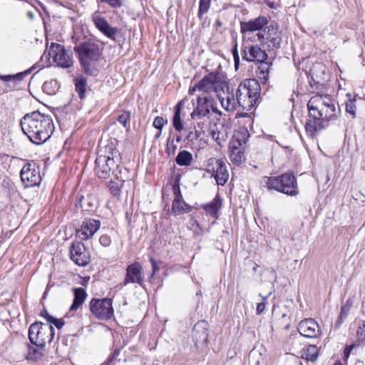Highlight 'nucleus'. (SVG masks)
I'll return each instance as SVG.
<instances>
[{
    "label": "nucleus",
    "instance_id": "20",
    "mask_svg": "<svg viewBox=\"0 0 365 365\" xmlns=\"http://www.w3.org/2000/svg\"><path fill=\"white\" fill-rule=\"evenodd\" d=\"M297 330L301 336L307 338H317L321 334L318 323L312 318L302 320L298 324Z\"/></svg>",
    "mask_w": 365,
    "mask_h": 365
},
{
    "label": "nucleus",
    "instance_id": "44",
    "mask_svg": "<svg viewBox=\"0 0 365 365\" xmlns=\"http://www.w3.org/2000/svg\"><path fill=\"white\" fill-rule=\"evenodd\" d=\"M47 324H51L52 327L53 325H55V327L60 329H61L64 325V322L61 319H56L53 317L51 315H48V323Z\"/></svg>",
    "mask_w": 365,
    "mask_h": 365
},
{
    "label": "nucleus",
    "instance_id": "10",
    "mask_svg": "<svg viewBox=\"0 0 365 365\" xmlns=\"http://www.w3.org/2000/svg\"><path fill=\"white\" fill-rule=\"evenodd\" d=\"M219 87L220 85L217 82L216 76L209 74L191 86L189 89V94L194 95L197 91L200 93L197 96H205V94L211 96L212 92L217 93Z\"/></svg>",
    "mask_w": 365,
    "mask_h": 365
},
{
    "label": "nucleus",
    "instance_id": "31",
    "mask_svg": "<svg viewBox=\"0 0 365 365\" xmlns=\"http://www.w3.org/2000/svg\"><path fill=\"white\" fill-rule=\"evenodd\" d=\"M35 68H36V66H34L31 68H30L29 69H28L24 72L19 73L16 75L0 76V79L3 80L4 81H6V82H9V81L20 82L23 80V78L26 76L30 74L31 73V71L33 70H34Z\"/></svg>",
    "mask_w": 365,
    "mask_h": 365
},
{
    "label": "nucleus",
    "instance_id": "23",
    "mask_svg": "<svg viewBox=\"0 0 365 365\" xmlns=\"http://www.w3.org/2000/svg\"><path fill=\"white\" fill-rule=\"evenodd\" d=\"M242 58L247 61L262 63L267 59V54L257 45L245 46Z\"/></svg>",
    "mask_w": 365,
    "mask_h": 365
},
{
    "label": "nucleus",
    "instance_id": "3",
    "mask_svg": "<svg viewBox=\"0 0 365 365\" xmlns=\"http://www.w3.org/2000/svg\"><path fill=\"white\" fill-rule=\"evenodd\" d=\"M74 51L78 54L84 72L90 76H96L98 73V61L101 54L98 46L86 41L75 46Z\"/></svg>",
    "mask_w": 365,
    "mask_h": 365
},
{
    "label": "nucleus",
    "instance_id": "32",
    "mask_svg": "<svg viewBox=\"0 0 365 365\" xmlns=\"http://www.w3.org/2000/svg\"><path fill=\"white\" fill-rule=\"evenodd\" d=\"M221 200L216 197L211 202L203 205V208L207 214L217 217V213L221 207Z\"/></svg>",
    "mask_w": 365,
    "mask_h": 365
},
{
    "label": "nucleus",
    "instance_id": "51",
    "mask_svg": "<svg viewBox=\"0 0 365 365\" xmlns=\"http://www.w3.org/2000/svg\"><path fill=\"white\" fill-rule=\"evenodd\" d=\"M150 261L151 262L152 267H153V274H154L158 269V267L157 264L155 263V260L153 258H150Z\"/></svg>",
    "mask_w": 365,
    "mask_h": 365
},
{
    "label": "nucleus",
    "instance_id": "9",
    "mask_svg": "<svg viewBox=\"0 0 365 365\" xmlns=\"http://www.w3.org/2000/svg\"><path fill=\"white\" fill-rule=\"evenodd\" d=\"M216 96L220 102L221 106L227 111H234L240 108L236 92L227 83L220 84V90Z\"/></svg>",
    "mask_w": 365,
    "mask_h": 365
},
{
    "label": "nucleus",
    "instance_id": "61",
    "mask_svg": "<svg viewBox=\"0 0 365 365\" xmlns=\"http://www.w3.org/2000/svg\"><path fill=\"white\" fill-rule=\"evenodd\" d=\"M176 141L178 142V143L180 142L181 141V136H180V135L177 136Z\"/></svg>",
    "mask_w": 365,
    "mask_h": 365
},
{
    "label": "nucleus",
    "instance_id": "35",
    "mask_svg": "<svg viewBox=\"0 0 365 365\" xmlns=\"http://www.w3.org/2000/svg\"><path fill=\"white\" fill-rule=\"evenodd\" d=\"M250 137V134L248 130L246 128H240L235 135L232 140L231 142H237L240 143V146L242 147L245 145L248 138Z\"/></svg>",
    "mask_w": 365,
    "mask_h": 365
},
{
    "label": "nucleus",
    "instance_id": "11",
    "mask_svg": "<svg viewBox=\"0 0 365 365\" xmlns=\"http://www.w3.org/2000/svg\"><path fill=\"white\" fill-rule=\"evenodd\" d=\"M90 309L94 316L102 320L109 319L113 315L112 300L108 298L93 299L90 302Z\"/></svg>",
    "mask_w": 365,
    "mask_h": 365
},
{
    "label": "nucleus",
    "instance_id": "27",
    "mask_svg": "<svg viewBox=\"0 0 365 365\" xmlns=\"http://www.w3.org/2000/svg\"><path fill=\"white\" fill-rule=\"evenodd\" d=\"M73 294L74 299L73 304L70 307L69 312H72L80 308L83 305L87 297L86 292L82 287L73 289Z\"/></svg>",
    "mask_w": 365,
    "mask_h": 365
},
{
    "label": "nucleus",
    "instance_id": "43",
    "mask_svg": "<svg viewBox=\"0 0 365 365\" xmlns=\"http://www.w3.org/2000/svg\"><path fill=\"white\" fill-rule=\"evenodd\" d=\"M176 150H177V145L175 144L174 140L170 139V138H169L167 140L166 149H165L167 154L169 156L173 155L175 153Z\"/></svg>",
    "mask_w": 365,
    "mask_h": 365
},
{
    "label": "nucleus",
    "instance_id": "62",
    "mask_svg": "<svg viewBox=\"0 0 365 365\" xmlns=\"http://www.w3.org/2000/svg\"><path fill=\"white\" fill-rule=\"evenodd\" d=\"M217 25H219V26H220V25H221V24H220V21H217Z\"/></svg>",
    "mask_w": 365,
    "mask_h": 365
},
{
    "label": "nucleus",
    "instance_id": "54",
    "mask_svg": "<svg viewBox=\"0 0 365 365\" xmlns=\"http://www.w3.org/2000/svg\"><path fill=\"white\" fill-rule=\"evenodd\" d=\"M232 55H233V57L236 56V55H239L237 48V44L235 46V47L232 49Z\"/></svg>",
    "mask_w": 365,
    "mask_h": 365
},
{
    "label": "nucleus",
    "instance_id": "42",
    "mask_svg": "<svg viewBox=\"0 0 365 365\" xmlns=\"http://www.w3.org/2000/svg\"><path fill=\"white\" fill-rule=\"evenodd\" d=\"M98 1L108 4L112 9H119L124 4V0H98Z\"/></svg>",
    "mask_w": 365,
    "mask_h": 365
},
{
    "label": "nucleus",
    "instance_id": "39",
    "mask_svg": "<svg viewBox=\"0 0 365 365\" xmlns=\"http://www.w3.org/2000/svg\"><path fill=\"white\" fill-rule=\"evenodd\" d=\"M211 0H200L197 16L202 19L203 14L208 12L210 7Z\"/></svg>",
    "mask_w": 365,
    "mask_h": 365
},
{
    "label": "nucleus",
    "instance_id": "6",
    "mask_svg": "<svg viewBox=\"0 0 365 365\" xmlns=\"http://www.w3.org/2000/svg\"><path fill=\"white\" fill-rule=\"evenodd\" d=\"M211 112L221 114L212 96L208 94L197 96V105L191 113V118L194 120H203V121L197 123V126L204 134L206 133L207 122L210 118Z\"/></svg>",
    "mask_w": 365,
    "mask_h": 365
},
{
    "label": "nucleus",
    "instance_id": "8",
    "mask_svg": "<svg viewBox=\"0 0 365 365\" xmlns=\"http://www.w3.org/2000/svg\"><path fill=\"white\" fill-rule=\"evenodd\" d=\"M54 334L53 327L42 322L32 324L29 329V338L31 342L40 347H43L47 343H51Z\"/></svg>",
    "mask_w": 365,
    "mask_h": 365
},
{
    "label": "nucleus",
    "instance_id": "17",
    "mask_svg": "<svg viewBox=\"0 0 365 365\" xmlns=\"http://www.w3.org/2000/svg\"><path fill=\"white\" fill-rule=\"evenodd\" d=\"M70 257L75 264L84 267L90 262V257L85 246L80 242H73L70 248Z\"/></svg>",
    "mask_w": 365,
    "mask_h": 365
},
{
    "label": "nucleus",
    "instance_id": "33",
    "mask_svg": "<svg viewBox=\"0 0 365 365\" xmlns=\"http://www.w3.org/2000/svg\"><path fill=\"white\" fill-rule=\"evenodd\" d=\"M318 356V348L315 345H309L303 349L302 357L307 361H314Z\"/></svg>",
    "mask_w": 365,
    "mask_h": 365
},
{
    "label": "nucleus",
    "instance_id": "7",
    "mask_svg": "<svg viewBox=\"0 0 365 365\" xmlns=\"http://www.w3.org/2000/svg\"><path fill=\"white\" fill-rule=\"evenodd\" d=\"M106 153L108 155H99L96 160L95 171L100 178L106 179L117 168H121L117 165L115 158L119 155L118 150L113 149L111 147L106 148Z\"/></svg>",
    "mask_w": 365,
    "mask_h": 365
},
{
    "label": "nucleus",
    "instance_id": "30",
    "mask_svg": "<svg viewBox=\"0 0 365 365\" xmlns=\"http://www.w3.org/2000/svg\"><path fill=\"white\" fill-rule=\"evenodd\" d=\"M182 102H179L175 107V112L173 117V125L176 131L180 132L183 129V124L181 120V108Z\"/></svg>",
    "mask_w": 365,
    "mask_h": 365
},
{
    "label": "nucleus",
    "instance_id": "55",
    "mask_svg": "<svg viewBox=\"0 0 365 365\" xmlns=\"http://www.w3.org/2000/svg\"><path fill=\"white\" fill-rule=\"evenodd\" d=\"M161 134H162V130H158L157 133L155 135V138L158 139L160 137Z\"/></svg>",
    "mask_w": 365,
    "mask_h": 365
},
{
    "label": "nucleus",
    "instance_id": "60",
    "mask_svg": "<svg viewBox=\"0 0 365 365\" xmlns=\"http://www.w3.org/2000/svg\"><path fill=\"white\" fill-rule=\"evenodd\" d=\"M240 61H235V68L237 69L239 66Z\"/></svg>",
    "mask_w": 365,
    "mask_h": 365
},
{
    "label": "nucleus",
    "instance_id": "40",
    "mask_svg": "<svg viewBox=\"0 0 365 365\" xmlns=\"http://www.w3.org/2000/svg\"><path fill=\"white\" fill-rule=\"evenodd\" d=\"M262 360V356L258 351H251L249 354L250 365H259Z\"/></svg>",
    "mask_w": 365,
    "mask_h": 365
},
{
    "label": "nucleus",
    "instance_id": "5",
    "mask_svg": "<svg viewBox=\"0 0 365 365\" xmlns=\"http://www.w3.org/2000/svg\"><path fill=\"white\" fill-rule=\"evenodd\" d=\"M261 184L268 190H275L287 195L295 196L298 194L297 179L291 173L276 177L265 176Z\"/></svg>",
    "mask_w": 365,
    "mask_h": 365
},
{
    "label": "nucleus",
    "instance_id": "38",
    "mask_svg": "<svg viewBox=\"0 0 365 365\" xmlns=\"http://www.w3.org/2000/svg\"><path fill=\"white\" fill-rule=\"evenodd\" d=\"M58 85L57 81L55 80H51L46 81L42 86L43 91L48 95L55 93L57 89Z\"/></svg>",
    "mask_w": 365,
    "mask_h": 365
},
{
    "label": "nucleus",
    "instance_id": "41",
    "mask_svg": "<svg viewBox=\"0 0 365 365\" xmlns=\"http://www.w3.org/2000/svg\"><path fill=\"white\" fill-rule=\"evenodd\" d=\"M355 99H349L346 103V112L351 115L352 118L356 117V106L355 103Z\"/></svg>",
    "mask_w": 365,
    "mask_h": 365
},
{
    "label": "nucleus",
    "instance_id": "22",
    "mask_svg": "<svg viewBox=\"0 0 365 365\" xmlns=\"http://www.w3.org/2000/svg\"><path fill=\"white\" fill-rule=\"evenodd\" d=\"M207 132V135L220 146H222L228 138L227 128L222 123H210Z\"/></svg>",
    "mask_w": 365,
    "mask_h": 365
},
{
    "label": "nucleus",
    "instance_id": "53",
    "mask_svg": "<svg viewBox=\"0 0 365 365\" xmlns=\"http://www.w3.org/2000/svg\"><path fill=\"white\" fill-rule=\"evenodd\" d=\"M36 350L34 349V356L31 355V353L29 354V359H36L37 358V356H36Z\"/></svg>",
    "mask_w": 365,
    "mask_h": 365
},
{
    "label": "nucleus",
    "instance_id": "37",
    "mask_svg": "<svg viewBox=\"0 0 365 365\" xmlns=\"http://www.w3.org/2000/svg\"><path fill=\"white\" fill-rule=\"evenodd\" d=\"M86 90V79L85 77L80 76L76 79V91L78 93L80 98L85 97Z\"/></svg>",
    "mask_w": 365,
    "mask_h": 365
},
{
    "label": "nucleus",
    "instance_id": "26",
    "mask_svg": "<svg viewBox=\"0 0 365 365\" xmlns=\"http://www.w3.org/2000/svg\"><path fill=\"white\" fill-rule=\"evenodd\" d=\"M229 149L230 160L234 164H240L245 158L240 143L230 142Z\"/></svg>",
    "mask_w": 365,
    "mask_h": 365
},
{
    "label": "nucleus",
    "instance_id": "18",
    "mask_svg": "<svg viewBox=\"0 0 365 365\" xmlns=\"http://www.w3.org/2000/svg\"><path fill=\"white\" fill-rule=\"evenodd\" d=\"M113 175L116 181L111 180L108 187L114 196H119L124 182L130 179L129 171L125 168H117L113 171Z\"/></svg>",
    "mask_w": 365,
    "mask_h": 365
},
{
    "label": "nucleus",
    "instance_id": "13",
    "mask_svg": "<svg viewBox=\"0 0 365 365\" xmlns=\"http://www.w3.org/2000/svg\"><path fill=\"white\" fill-rule=\"evenodd\" d=\"M268 24V19L264 16H259L247 22L240 23L241 32L245 41L252 40L251 35L255 31L262 32V30Z\"/></svg>",
    "mask_w": 365,
    "mask_h": 365
},
{
    "label": "nucleus",
    "instance_id": "15",
    "mask_svg": "<svg viewBox=\"0 0 365 365\" xmlns=\"http://www.w3.org/2000/svg\"><path fill=\"white\" fill-rule=\"evenodd\" d=\"M256 36L260 43H264L265 40L268 41V46L272 48H279L282 41L277 28L272 24L267 26L263 32L257 33Z\"/></svg>",
    "mask_w": 365,
    "mask_h": 365
},
{
    "label": "nucleus",
    "instance_id": "45",
    "mask_svg": "<svg viewBox=\"0 0 365 365\" xmlns=\"http://www.w3.org/2000/svg\"><path fill=\"white\" fill-rule=\"evenodd\" d=\"M167 119H165L161 116H158L154 119L153 125L158 130H162L164 125L167 123Z\"/></svg>",
    "mask_w": 365,
    "mask_h": 365
},
{
    "label": "nucleus",
    "instance_id": "1",
    "mask_svg": "<svg viewBox=\"0 0 365 365\" xmlns=\"http://www.w3.org/2000/svg\"><path fill=\"white\" fill-rule=\"evenodd\" d=\"M20 125L24 133L36 145L46 142L54 130L51 117L39 111L26 114L21 118Z\"/></svg>",
    "mask_w": 365,
    "mask_h": 365
},
{
    "label": "nucleus",
    "instance_id": "2",
    "mask_svg": "<svg viewBox=\"0 0 365 365\" xmlns=\"http://www.w3.org/2000/svg\"><path fill=\"white\" fill-rule=\"evenodd\" d=\"M307 108L312 116L319 115L327 123L336 120L340 113L338 103L329 95L312 96L308 101Z\"/></svg>",
    "mask_w": 365,
    "mask_h": 365
},
{
    "label": "nucleus",
    "instance_id": "56",
    "mask_svg": "<svg viewBox=\"0 0 365 365\" xmlns=\"http://www.w3.org/2000/svg\"><path fill=\"white\" fill-rule=\"evenodd\" d=\"M41 315L46 319L48 322V315H50L46 310L42 312Z\"/></svg>",
    "mask_w": 365,
    "mask_h": 365
},
{
    "label": "nucleus",
    "instance_id": "36",
    "mask_svg": "<svg viewBox=\"0 0 365 365\" xmlns=\"http://www.w3.org/2000/svg\"><path fill=\"white\" fill-rule=\"evenodd\" d=\"M352 305V302L351 299H348L345 304L342 305L341 308V312L339 316L338 320L336 322V327H339L344 321L346 319L347 316L349 314L351 307Z\"/></svg>",
    "mask_w": 365,
    "mask_h": 365
},
{
    "label": "nucleus",
    "instance_id": "49",
    "mask_svg": "<svg viewBox=\"0 0 365 365\" xmlns=\"http://www.w3.org/2000/svg\"><path fill=\"white\" fill-rule=\"evenodd\" d=\"M265 309V303H258L256 309V312L257 314H261Z\"/></svg>",
    "mask_w": 365,
    "mask_h": 365
},
{
    "label": "nucleus",
    "instance_id": "50",
    "mask_svg": "<svg viewBox=\"0 0 365 365\" xmlns=\"http://www.w3.org/2000/svg\"><path fill=\"white\" fill-rule=\"evenodd\" d=\"M352 349V346H346L344 351V358L347 359L349 356L350 351Z\"/></svg>",
    "mask_w": 365,
    "mask_h": 365
},
{
    "label": "nucleus",
    "instance_id": "25",
    "mask_svg": "<svg viewBox=\"0 0 365 365\" xmlns=\"http://www.w3.org/2000/svg\"><path fill=\"white\" fill-rule=\"evenodd\" d=\"M213 176L219 185H224L228 178L229 174L225 162L222 160H215L212 168Z\"/></svg>",
    "mask_w": 365,
    "mask_h": 365
},
{
    "label": "nucleus",
    "instance_id": "47",
    "mask_svg": "<svg viewBox=\"0 0 365 365\" xmlns=\"http://www.w3.org/2000/svg\"><path fill=\"white\" fill-rule=\"evenodd\" d=\"M99 242L103 247H108L111 242V240L108 235H103L100 237Z\"/></svg>",
    "mask_w": 365,
    "mask_h": 365
},
{
    "label": "nucleus",
    "instance_id": "24",
    "mask_svg": "<svg viewBox=\"0 0 365 365\" xmlns=\"http://www.w3.org/2000/svg\"><path fill=\"white\" fill-rule=\"evenodd\" d=\"M327 125L328 123L319 115L312 116L309 113V119L305 125L306 133L308 135L314 137Z\"/></svg>",
    "mask_w": 365,
    "mask_h": 365
},
{
    "label": "nucleus",
    "instance_id": "14",
    "mask_svg": "<svg viewBox=\"0 0 365 365\" xmlns=\"http://www.w3.org/2000/svg\"><path fill=\"white\" fill-rule=\"evenodd\" d=\"M21 179L24 186L26 187L38 185L41 182L38 169H36V165L34 163L26 164L21 170Z\"/></svg>",
    "mask_w": 365,
    "mask_h": 365
},
{
    "label": "nucleus",
    "instance_id": "52",
    "mask_svg": "<svg viewBox=\"0 0 365 365\" xmlns=\"http://www.w3.org/2000/svg\"><path fill=\"white\" fill-rule=\"evenodd\" d=\"M195 225L199 228V230H200V232H197V231H196V232H197V234H199V235H202V234L205 232L204 229H203V228L200 225V224H199L197 221H195V222L192 224V226H194Z\"/></svg>",
    "mask_w": 365,
    "mask_h": 365
},
{
    "label": "nucleus",
    "instance_id": "34",
    "mask_svg": "<svg viewBox=\"0 0 365 365\" xmlns=\"http://www.w3.org/2000/svg\"><path fill=\"white\" fill-rule=\"evenodd\" d=\"M205 324L204 322H197L194 327L193 337L195 338L197 341H202L206 342L207 341L208 334H207L206 328H205V327H202V329H203L202 332L201 333V334L199 336H197V334L199 332V329Z\"/></svg>",
    "mask_w": 365,
    "mask_h": 365
},
{
    "label": "nucleus",
    "instance_id": "21",
    "mask_svg": "<svg viewBox=\"0 0 365 365\" xmlns=\"http://www.w3.org/2000/svg\"><path fill=\"white\" fill-rule=\"evenodd\" d=\"M101 222L94 219H86L81 228L76 230V235L78 238L86 240L93 236L99 230Z\"/></svg>",
    "mask_w": 365,
    "mask_h": 365
},
{
    "label": "nucleus",
    "instance_id": "48",
    "mask_svg": "<svg viewBox=\"0 0 365 365\" xmlns=\"http://www.w3.org/2000/svg\"><path fill=\"white\" fill-rule=\"evenodd\" d=\"M130 120L129 114L123 113L118 117V121L123 126H126L127 122Z\"/></svg>",
    "mask_w": 365,
    "mask_h": 365
},
{
    "label": "nucleus",
    "instance_id": "4",
    "mask_svg": "<svg viewBox=\"0 0 365 365\" xmlns=\"http://www.w3.org/2000/svg\"><path fill=\"white\" fill-rule=\"evenodd\" d=\"M260 95V86L252 78L245 79L241 82L236 90V96L240 108L249 111L255 106Z\"/></svg>",
    "mask_w": 365,
    "mask_h": 365
},
{
    "label": "nucleus",
    "instance_id": "28",
    "mask_svg": "<svg viewBox=\"0 0 365 365\" xmlns=\"http://www.w3.org/2000/svg\"><path fill=\"white\" fill-rule=\"evenodd\" d=\"M172 210L175 214L188 212L190 210V207L182 200V195L180 192L175 193V197L173 202Z\"/></svg>",
    "mask_w": 365,
    "mask_h": 365
},
{
    "label": "nucleus",
    "instance_id": "29",
    "mask_svg": "<svg viewBox=\"0 0 365 365\" xmlns=\"http://www.w3.org/2000/svg\"><path fill=\"white\" fill-rule=\"evenodd\" d=\"M192 160V155L185 150L180 151L175 158L176 163L180 166H189Z\"/></svg>",
    "mask_w": 365,
    "mask_h": 365
},
{
    "label": "nucleus",
    "instance_id": "58",
    "mask_svg": "<svg viewBox=\"0 0 365 365\" xmlns=\"http://www.w3.org/2000/svg\"><path fill=\"white\" fill-rule=\"evenodd\" d=\"M192 132L190 133V134L187 136V139L190 140H192Z\"/></svg>",
    "mask_w": 365,
    "mask_h": 365
},
{
    "label": "nucleus",
    "instance_id": "16",
    "mask_svg": "<svg viewBox=\"0 0 365 365\" xmlns=\"http://www.w3.org/2000/svg\"><path fill=\"white\" fill-rule=\"evenodd\" d=\"M145 281V275L141 264L135 262L127 267L124 279V284H138L142 286Z\"/></svg>",
    "mask_w": 365,
    "mask_h": 365
},
{
    "label": "nucleus",
    "instance_id": "57",
    "mask_svg": "<svg viewBox=\"0 0 365 365\" xmlns=\"http://www.w3.org/2000/svg\"><path fill=\"white\" fill-rule=\"evenodd\" d=\"M235 61H240V56L239 55H236V56L233 57Z\"/></svg>",
    "mask_w": 365,
    "mask_h": 365
},
{
    "label": "nucleus",
    "instance_id": "12",
    "mask_svg": "<svg viewBox=\"0 0 365 365\" xmlns=\"http://www.w3.org/2000/svg\"><path fill=\"white\" fill-rule=\"evenodd\" d=\"M48 55L58 66L69 68L73 65L72 53L66 51L63 46L52 43L48 50Z\"/></svg>",
    "mask_w": 365,
    "mask_h": 365
},
{
    "label": "nucleus",
    "instance_id": "46",
    "mask_svg": "<svg viewBox=\"0 0 365 365\" xmlns=\"http://www.w3.org/2000/svg\"><path fill=\"white\" fill-rule=\"evenodd\" d=\"M356 336L359 341L365 344V323L358 328Z\"/></svg>",
    "mask_w": 365,
    "mask_h": 365
},
{
    "label": "nucleus",
    "instance_id": "59",
    "mask_svg": "<svg viewBox=\"0 0 365 365\" xmlns=\"http://www.w3.org/2000/svg\"><path fill=\"white\" fill-rule=\"evenodd\" d=\"M269 294H268L267 296H266V297H262L263 302H267V298H268V297H269Z\"/></svg>",
    "mask_w": 365,
    "mask_h": 365
},
{
    "label": "nucleus",
    "instance_id": "19",
    "mask_svg": "<svg viewBox=\"0 0 365 365\" xmlns=\"http://www.w3.org/2000/svg\"><path fill=\"white\" fill-rule=\"evenodd\" d=\"M96 29L110 39L115 40L118 34V29L111 26L108 21L101 16L98 11L93 13L91 16Z\"/></svg>",
    "mask_w": 365,
    "mask_h": 365
}]
</instances>
